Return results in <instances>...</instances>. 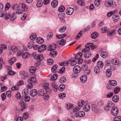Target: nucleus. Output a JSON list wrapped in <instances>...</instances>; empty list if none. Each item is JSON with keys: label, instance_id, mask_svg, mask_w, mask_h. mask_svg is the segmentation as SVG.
Wrapping results in <instances>:
<instances>
[{"label": "nucleus", "instance_id": "1", "mask_svg": "<svg viewBox=\"0 0 121 121\" xmlns=\"http://www.w3.org/2000/svg\"><path fill=\"white\" fill-rule=\"evenodd\" d=\"M14 12L18 14H21L23 13V10L20 9V7L17 4L14 5L12 7Z\"/></svg>", "mask_w": 121, "mask_h": 121}, {"label": "nucleus", "instance_id": "2", "mask_svg": "<svg viewBox=\"0 0 121 121\" xmlns=\"http://www.w3.org/2000/svg\"><path fill=\"white\" fill-rule=\"evenodd\" d=\"M105 5L107 7H115L116 6L115 2L112 0H107L105 2Z\"/></svg>", "mask_w": 121, "mask_h": 121}, {"label": "nucleus", "instance_id": "3", "mask_svg": "<svg viewBox=\"0 0 121 121\" xmlns=\"http://www.w3.org/2000/svg\"><path fill=\"white\" fill-rule=\"evenodd\" d=\"M75 117L78 118L83 117L85 115V112L82 111H80L76 112L75 114Z\"/></svg>", "mask_w": 121, "mask_h": 121}, {"label": "nucleus", "instance_id": "4", "mask_svg": "<svg viewBox=\"0 0 121 121\" xmlns=\"http://www.w3.org/2000/svg\"><path fill=\"white\" fill-rule=\"evenodd\" d=\"M91 108V107L89 103L87 102H86V103L83 106V110L86 112L89 111Z\"/></svg>", "mask_w": 121, "mask_h": 121}, {"label": "nucleus", "instance_id": "5", "mask_svg": "<svg viewBox=\"0 0 121 121\" xmlns=\"http://www.w3.org/2000/svg\"><path fill=\"white\" fill-rule=\"evenodd\" d=\"M112 114L113 116H116L118 112V109L116 107H113L111 110Z\"/></svg>", "mask_w": 121, "mask_h": 121}, {"label": "nucleus", "instance_id": "6", "mask_svg": "<svg viewBox=\"0 0 121 121\" xmlns=\"http://www.w3.org/2000/svg\"><path fill=\"white\" fill-rule=\"evenodd\" d=\"M73 69V72L76 73H80L81 71V68L78 65L75 66Z\"/></svg>", "mask_w": 121, "mask_h": 121}, {"label": "nucleus", "instance_id": "7", "mask_svg": "<svg viewBox=\"0 0 121 121\" xmlns=\"http://www.w3.org/2000/svg\"><path fill=\"white\" fill-rule=\"evenodd\" d=\"M74 11V9L72 8L69 7L66 10V14L68 15H71L72 14Z\"/></svg>", "mask_w": 121, "mask_h": 121}, {"label": "nucleus", "instance_id": "8", "mask_svg": "<svg viewBox=\"0 0 121 121\" xmlns=\"http://www.w3.org/2000/svg\"><path fill=\"white\" fill-rule=\"evenodd\" d=\"M34 58L36 60H43V55L42 54H37L35 55L34 57Z\"/></svg>", "mask_w": 121, "mask_h": 121}, {"label": "nucleus", "instance_id": "9", "mask_svg": "<svg viewBox=\"0 0 121 121\" xmlns=\"http://www.w3.org/2000/svg\"><path fill=\"white\" fill-rule=\"evenodd\" d=\"M47 48V46L44 45H42L40 46L38 49V51L39 53L43 52Z\"/></svg>", "mask_w": 121, "mask_h": 121}, {"label": "nucleus", "instance_id": "10", "mask_svg": "<svg viewBox=\"0 0 121 121\" xmlns=\"http://www.w3.org/2000/svg\"><path fill=\"white\" fill-rule=\"evenodd\" d=\"M56 45L54 43L50 45L48 47V49L50 51H53L55 50L56 48Z\"/></svg>", "mask_w": 121, "mask_h": 121}, {"label": "nucleus", "instance_id": "11", "mask_svg": "<svg viewBox=\"0 0 121 121\" xmlns=\"http://www.w3.org/2000/svg\"><path fill=\"white\" fill-rule=\"evenodd\" d=\"M37 91L35 89H33L31 91L30 95L31 96L34 97L37 95Z\"/></svg>", "mask_w": 121, "mask_h": 121}, {"label": "nucleus", "instance_id": "12", "mask_svg": "<svg viewBox=\"0 0 121 121\" xmlns=\"http://www.w3.org/2000/svg\"><path fill=\"white\" fill-rule=\"evenodd\" d=\"M58 1L57 0H54L51 3V5L53 8H54L58 6Z\"/></svg>", "mask_w": 121, "mask_h": 121}, {"label": "nucleus", "instance_id": "13", "mask_svg": "<svg viewBox=\"0 0 121 121\" xmlns=\"http://www.w3.org/2000/svg\"><path fill=\"white\" fill-rule=\"evenodd\" d=\"M85 47H89L91 48L92 49H95L96 48V46L94 45V44L92 43H88L86 44L85 46Z\"/></svg>", "mask_w": 121, "mask_h": 121}, {"label": "nucleus", "instance_id": "14", "mask_svg": "<svg viewBox=\"0 0 121 121\" xmlns=\"http://www.w3.org/2000/svg\"><path fill=\"white\" fill-rule=\"evenodd\" d=\"M36 81V78L34 77L30 78L28 80V82L29 83H31L32 84L35 82Z\"/></svg>", "mask_w": 121, "mask_h": 121}, {"label": "nucleus", "instance_id": "15", "mask_svg": "<svg viewBox=\"0 0 121 121\" xmlns=\"http://www.w3.org/2000/svg\"><path fill=\"white\" fill-rule=\"evenodd\" d=\"M24 94H25L24 98L25 101L27 102L29 101L30 100V97L29 96L26 95L27 94L26 93V92L25 91H24L23 92V95H24Z\"/></svg>", "mask_w": 121, "mask_h": 121}, {"label": "nucleus", "instance_id": "16", "mask_svg": "<svg viewBox=\"0 0 121 121\" xmlns=\"http://www.w3.org/2000/svg\"><path fill=\"white\" fill-rule=\"evenodd\" d=\"M111 61L112 64L115 65H118L119 63V59L116 58L112 59Z\"/></svg>", "mask_w": 121, "mask_h": 121}, {"label": "nucleus", "instance_id": "17", "mask_svg": "<svg viewBox=\"0 0 121 121\" xmlns=\"http://www.w3.org/2000/svg\"><path fill=\"white\" fill-rule=\"evenodd\" d=\"M116 32V30H112L109 31L107 33L108 35L110 36H112L114 35Z\"/></svg>", "mask_w": 121, "mask_h": 121}, {"label": "nucleus", "instance_id": "18", "mask_svg": "<svg viewBox=\"0 0 121 121\" xmlns=\"http://www.w3.org/2000/svg\"><path fill=\"white\" fill-rule=\"evenodd\" d=\"M80 79L82 82H85L87 81V77L86 75H82L80 77Z\"/></svg>", "mask_w": 121, "mask_h": 121}, {"label": "nucleus", "instance_id": "19", "mask_svg": "<svg viewBox=\"0 0 121 121\" xmlns=\"http://www.w3.org/2000/svg\"><path fill=\"white\" fill-rule=\"evenodd\" d=\"M117 12V10H115L113 11H112L108 13L107 14V16L109 17H111L112 15L115 13H116Z\"/></svg>", "mask_w": 121, "mask_h": 121}, {"label": "nucleus", "instance_id": "20", "mask_svg": "<svg viewBox=\"0 0 121 121\" xmlns=\"http://www.w3.org/2000/svg\"><path fill=\"white\" fill-rule=\"evenodd\" d=\"M37 69L34 66L30 67L29 69V72L30 73H33L35 72Z\"/></svg>", "mask_w": 121, "mask_h": 121}, {"label": "nucleus", "instance_id": "21", "mask_svg": "<svg viewBox=\"0 0 121 121\" xmlns=\"http://www.w3.org/2000/svg\"><path fill=\"white\" fill-rule=\"evenodd\" d=\"M84 54V57L85 58H88L91 57V53L88 51L85 52Z\"/></svg>", "mask_w": 121, "mask_h": 121}, {"label": "nucleus", "instance_id": "22", "mask_svg": "<svg viewBox=\"0 0 121 121\" xmlns=\"http://www.w3.org/2000/svg\"><path fill=\"white\" fill-rule=\"evenodd\" d=\"M120 17L119 15L115 14L113 15L112 18L114 22L118 21L119 20Z\"/></svg>", "mask_w": 121, "mask_h": 121}, {"label": "nucleus", "instance_id": "23", "mask_svg": "<svg viewBox=\"0 0 121 121\" xmlns=\"http://www.w3.org/2000/svg\"><path fill=\"white\" fill-rule=\"evenodd\" d=\"M36 42L39 44H42L44 42L43 39L41 37H39L36 39Z\"/></svg>", "mask_w": 121, "mask_h": 121}, {"label": "nucleus", "instance_id": "24", "mask_svg": "<svg viewBox=\"0 0 121 121\" xmlns=\"http://www.w3.org/2000/svg\"><path fill=\"white\" fill-rule=\"evenodd\" d=\"M49 84L48 83H44L43 84V88L47 92L48 91L49 89Z\"/></svg>", "mask_w": 121, "mask_h": 121}, {"label": "nucleus", "instance_id": "25", "mask_svg": "<svg viewBox=\"0 0 121 121\" xmlns=\"http://www.w3.org/2000/svg\"><path fill=\"white\" fill-rule=\"evenodd\" d=\"M108 82L109 85L112 86H116L117 84V82L115 80H110Z\"/></svg>", "mask_w": 121, "mask_h": 121}, {"label": "nucleus", "instance_id": "26", "mask_svg": "<svg viewBox=\"0 0 121 121\" xmlns=\"http://www.w3.org/2000/svg\"><path fill=\"white\" fill-rule=\"evenodd\" d=\"M34 43L33 40L30 41L27 45L28 48L29 49H30L32 48V47L34 45Z\"/></svg>", "mask_w": 121, "mask_h": 121}, {"label": "nucleus", "instance_id": "27", "mask_svg": "<svg viewBox=\"0 0 121 121\" xmlns=\"http://www.w3.org/2000/svg\"><path fill=\"white\" fill-rule=\"evenodd\" d=\"M98 35V33L97 32H95L91 34V37L92 39H94L97 38Z\"/></svg>", "mask_w": 121, "mask_h": 121}, {"label": "nucleus", "instance_id": "28", "mask_svg": "<svg viewBox=\"0 0 121 121\" xmlns=\"http://www.w3.org/2000/svg\"><path fill=\"white\" fill-rule=\"evenodd\" d=\"M86 103L84 101L81 100L79 101L78 103V106L80 107H82L84 106Z\"/></svg>", "mask_w": 121, "mask_h": 121}, {"label": "nucleus", "instance_id": "29", "mask_svg": "<svg viewBox=\"0 0 121 121\" xmlns=\"http://www.w3.org/2000/svg\"><path fill=\"white\" fill-rule=\"evenodd\" d=\"M52 87L53 88L54 91H57L58 89V86L56 84L55 82H53L51 84Z\"/></svg>", "mask_w": 121, "mask_h": 121}, {"label": "nucleus", "instance_id": "30", "mask_svg": "<svg viewBox=\"0 0 121 121\" xmlns=\"http://www.w3.org/2000/svg\"><path fill=\"white\" fill-rule=\"evenodd\" d=\"M106 76L108 78L110 77L112 75L111 70L110 69H108L106 71Z\"/></svg>", "mask_w": 121, "mask_h": 121}, {"label": "nucleus", "instance_id": "31", "mask_svg": "<svg viewBox=\"0 0 121 121\" xmlns=\"http://www.w3.org/2000/svg\"><path fill=\"white\" fill-rule=\"evenodd\" d=\"M97 67L99 68H102L104 66V64L101 61H98L97 63Z\"/></svg>", "mask_w": 121, "mask_h": 121}, {"label": "nucleus", "instance_id": "32", "mask_svg": "<svg viewBox=\"0 0 121 121\" xmlns=\"http://www.w3.org/2000/svg\"><path fill=\"white\" fill-rule=\"evenodd\" d=\"M20 73L21 75L24 77V78H26L27 77L28 74L27 72L24 71H22L20 72Z\"/></svg>", "mask_w": 121, "mask_h": 121}, {"label": "nucleus", "instance_id": "33", "mask_svg": "<svg viewBox=\"0 0 121 121\" xmlns=\"http://www.w3.org/2000/svg\"><path fill=\"white\" fill-rule=\"evenodd\" d=\"M30 56V55L28 53L26 52L22 54V56L23 59H26L28 58Z\"/></svg>", "mask_w": 121, "mask_h": 121}, {"label": "nucleus", "instance_id": "34", "mask_svg": "<svg viewBox=\"0 0 121 121\" xmlns=\"http://www.w3.org/2000/svg\"><path fill=\"white\" fill-rule=\"evenodd\" d=\"M107 104V105L110 108L114 107V104L111 101H108V102Z\"/></svg>", "mask_w": 121, "mask_h": 121}, {"label": "nucleus", "instance_id": "35", "mask_svg": "<svg viewBox=\"0 0 121 121\" xmlns=\"http://www.w3.org/2000/svg\"><path fill=\"white\" fill-rule=\"evenodd\" d=\"M19 104L21 107L22 108V110H23L25 108V104H24V101L22 100H21L19 102Z\"/></svg>", "mask_w": 121, "mask_h": 121}, {"label": "nucleus", "instance_id": "36", "mask_svg": "<svg viewBox=\"0 0 121 121\" xmlns=\"http://www.w3.org/2000/svg\"><path fill=\"white\" fill-rule=\"evenodd\" d=\"M100 56L102 58H106L107 57V54L105 52L103 51L101 53Z\"/></svg>", "mask_w": 121, "mask_h": 121}, {"label": "nucleus", "instance_id": "37", "mask_svg": "<svg viewBox=\"0 0 121 121\" xmlns=\"http://www.w3.org/2000/svg\"><path fill=\"white\" fill-rule=\"evenodd\" d=\"M5 19L6 20H8L11 17V14L9 13H7L6 12V14L5 15Z\"/></svg>", "mask_w": 121, "mask_h": 121}, {"label": "nucleus", "instance_id": "38", "mask_svg": "<svg viewBox=\"0 0 121 121\" xmlns=\"http://www.w3.org/2000/svg\"><path fill=\"white\" fill-rule=\"evenodd\" d=\"M119 98L118 96L117 95H115L112 97V100L114 102H117L119 100Z\"/></svg>", "mask_w": 121, "mask_h": 121}, {"label": "nucleus", "instance_id": "39", "mask_svg": "<svg viewBox=\"0 0 121 121\" xmlns=\"http://www.w3.org/2000/svg\"><path fill=\"white\" fill-rule=\"evenodd\" d=\"M65 86L64 84H61L58 87V90L60 91H62L65 88Z\"/></svg>", "mask_w": 121, "mask_h": 121}, {"label": "nucleus", "instance_id": "40", "mask_svg": "<svg viewBox=\"0 0 121 121\" xmlns=\"http://www.w3.org/2000/svg\"><path fill=\"white\" fill-rule=\"evenodd\" d=\"M44 91L43 89L39 90L38 92V95L39 96H43L44 94Z\"/></svg>", "mask_w": 121, "mask_h": 121}, {"label": "nucleus", "instance_id": "41", "mask_svg": "<svg viewBox=\"0 0 121 121\" xmlns=\"http://www.w3.org/2000/svg\"><path fill=\"white\" fill-rule=\"evenodd\" d=\"M105 104L104 101V100H100L97 103L98 106H102L104 105Z\"/></svg>", "mask_w": 121, "mask_h": 121}, {"label": "nucleus", "instance_id": "42", "mask_svg": "<svg viewBox=\"0 0 121 121\" xmlns=\"http://www.w3.org/2000/svg\"><path fill=\"white\" fill-rule=\"evenodd\" d=\"M22 8V10L24 11V12L26 11L27 10V8L26 6V5L24 4H21Z\"/></svg>", "mask_w": 121, "mask_h": 121}, {"label": "nucleus", "instance_id": "43", "mask_svg": "<svg viewBox=\"0 0 121 121\" xmlns=\"http://www.w3.org/2000/svg\"><path fill=\"white\" fill-rule=\"evenodd\" d=\"M57 53V52L56 51L53 50L52 51L50 52V54L51 56L53 57L56 55Z\"/></svg>", "mask_w": 121, "mask_h": 121}, {"label": "nucleus", "instance_id": "44", "mask_svg": "<svg viewBox=\"0 0 121 121\" xmlns=\"http://www.w3.org/2000/svg\"><path fill=\"white\" fill-rule=\"evenodd\" d=\"M91 109L94 112H96L97 111V107L96 105L95 104H94L92 105Z\"/></svg>", "mask_w": 121, "mask_h": 121}, {"label": "nucleus", "instance_id": "45", "mask_svg": "<svg viewBox=\"0 0 121 121\" xmlns=\"http://www.w3.org/2000/svg\"><path fill=\"white\" fill-rule=\"evenodd\" d=\"M109 30V29L107 27H105L101 28V31L102 33H104L107 32Z\"/></svg>", "mask_w": 121, "mask_h": 121}, {"label": "nucleus", "instance_id": "46", "mask_svg": "<svg viewBox=\"0 0 121 121\" xmlns=\"http://www.w3.org/2000/svg\"><path fill=\"white\" fill-rule=\"evenodd\" d=\"M66 81V78L65 77H63L60 78L59 82L60 83H63L65 82Z\"/></svg>", "mask_w": 121, "mask_h": 121}, {"label": "nucleus", "instance_id": "47", "mask_svg": "<svg viewBox=\"0 0 121 121\" xmlns=\"http://www.w3.org/2000/svg\"><path fill=\"white\" fill-rule=\"evenodd\" d=\"M57 75L56 74H54L51 78L50 80L53 81H55L57 79Z\"/></svg>", "mask_w": 121, "mask_h": 121}, {"label": "nucleus", "instance_id": "48", "mask_svg": "<svg viewBox=\"0 0 121 121\" xmlns=\"http://www.w3.org/2000/svg\"><path fill=\"white\" fill-rule=\"evenodd\" d=\"M37 37L36 35L35 34H32L30 36V39L32 40H35Z\"/></svg>", "mask_w": 121, "mask_h": 121}, {"label": "nucleus", "instance_id": "49", "mask_svg": "<svg viewBox=\"0 0 121 121\" xmlns=\"http://www.w3.org/2000/svg\"><path fill=\"white\" fill-rule=\"evenodd\" d=\"M16 59V58L13 57L9 60V62L11 65H12L15 62Z\"/></svg>", "mask_w": 121, "mask_h": 121}, {"label": "nucleus", "instance_id": "50", "mask_svg": "<svg viewBox=\"0 0 121 121\" xmlns=\"http://www.w3.org/2000/svg\"><path fill=\"white\" fill-rule=\"evenodd\" d=\"M16 74L15 72L13 70H9L8 73V75L10 76H13Z\"/></svg>", "mask_w": 121, "mask_h": 121}, {"label": "nucleus", "instance_id": "51", "mask_svg": "<svg viewBox=\"0 0 121 121\" xmlns=\"http://www.w3.org/2000/svg\"><path fill=\"white\" fill-rule=\"evenodd\" d=\"M72 107V105L69 103H67L65 106L66 108L67 109L69 110Z\"/></svg>", "mask_w": 121, "mask_h": 121}, {"label": "nucleus", "instance_id": "52", "mask_svg": "<svg viewBox=\"0 0 121 121\" xmlns=\"http://www.w3.org/2000/svg\"><path fill=\"white\" fill-rule=\"evenodd\" d=\"M65 41L64 39H62L59 41V44L62 46H64L65 44Z\"/></svg>", "mask_w": 121, "mask_h": 121}, {"label": "nucleus", "instance_id": "53", "mask_svg": "<svg viewBox=\"0 0 121 121\" xmlns=\"http://www.w3.org/2000/svg\"><path fill=\"white\" fill-rule=\"evenodd\" d=\"M57 65H55L53 66L52 68V71L54 73L56 72V70L57 68Z\"/></svg>", "mask_w": 121, "mask_h": 121}, {"label": "nucleus", "instance_id": "54", "mask_svg": "<svg viewBox=\"0 0 121 121\" xmlns=\"http://www.w3.org/2000/svg\"><path fill=\"white\" fill-rule=\"evenodd\" d=\"M100 0H95L94 2V4L96 7H98L100 4Z\"/></svg>", "mask_w": 121, "mask_h": 121}, {"label": "nucleus", "instance_id": "55", "mask_svg": "<svg viewBox=\"0 0 121 121\" xmlns=\"http://www.w3.org/2000/svg\"><path fill=\"white\" fill-rule=\"evenodd\" d=\"M0 86H1V91L3 92L6 91V89H7V87L5 86H3V84H0Z\"/></svg>", "mask_w": 121, "mask_h": 121}, {"label": "nucleus", "instance_id": "56", "mask_svg": "<svg viewBox=\"0 0 121 121\" xmlns=\"http://www.w3.org/2000/svg\"><path fill=\"white\" fill-rule=\"evenodd\" d=\"M66 29L65 26H64L61 28L59 30V31L61 33H63L65 32Z\"/></svg>", "mask_w": 121, "mask_h": 121}, {"label": "nucleus", "instance_id": "57", "mask_svg": "<svg viewBox=\"0 0 121 121\" xmlns=\"http://www.w3.org/2000/svg\"><path fill=\"white\" fill-rule=\"evenodd\" d=\"M82 69L84 71H86L88 68V66L87 65H82Z\"/></svg>", "mask_w": 121, "mask_h": 121}, {"label": "nucleus", "instance_id": "58", "mask_svg": "<svg viewBox=\"0 0 121 121\" xmlns=\"http://www.w3.org/2000/svg\"><path fill=\"white\" fill-rule=\"evenodd\" d=\"M19 86L18 85H16L15 86H13L11 88V89L13 91L16 90L18 89Z\"/></svg>", "mask_w": 121, "mask_h": 121}, {"label": "nucleus", "instance_id": "59", "mask_svg": "<svg viewBox=\"0 0 121 121\" xmlns=\"http://www.w3.org/2000/svg\"><path fill=\"white\" fill-rule=\"evenodd\" d=\"M6 11H3L2 12L0 13V17H4L5 15L6 14Z\"/></svg>", "mask_w": 121, "mask_h": 121}, {"label": "nucleus", "instance_id": "60", "mask_svg": "<svg viewBox=\"0 0 121 121\" xmlns=\"http://www.w3.org/2000/svg\"><path fill=\"white\" fill-rule=\"evenodd\" d=\"M114 121H121V117L117 116L115 117L113 119Z\"/></svg>", "mask_w": 121, "mask_h": 121}, {"label": "nucleus", "instance_id": "61", "mask_svg": "<svg viewBox=\"0 0 121 121\" xmlns=\"http://www.w3.org/2000/svg\"><path fill=\"white\" fill-rule=\"evenodd\" d=\"M65 14L64 13H61L59 15L60 18L62 20H63L65 18Z\"/></svg>", "mask_w": 121, "mask_h": 121}, {"label": "nucleus", "instance_id": "62", "mask_svg": "<svg viewBox=\"0 0 121 121\" xmlns=\"http://www.w3.org/2000/svg\"><path fill=\"white\" fill-rule=\"evenodd\" d=\"M28 113L27 112H25L23 114V117L24 119H27L29 117Z\"/></svg>", "mask_w": 121, "mask_h": 121}, {"label": "nucleus", "instance_id": "63", "mask_svg": "<svg viewBox=\"0 0 121 121\" xmlns=\"http://www.w3.org/2000/svg\"><path fill=\"white\" fill-rule=\"evenodd\" d=\"M82 31H80L76 37L75 39H78L80 38L82 35Z\"/></svg>", "mask_w": 121, "mask_h": 121}, {"label": "nucleus", "instance_id": "64", "mask_svg": "<svg viewBox=\"0 0 121 121\" xmlns=\"http://www.w3.org/2000/svg\"><path fill=\"white\" fill-rule=\"evenodd\" d=\"M53 62V60L51 59H49L47 60V63L48 65H51Z\"/></svg>", "mask_w": 121, "mask_h": 121}]
</instances>
